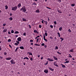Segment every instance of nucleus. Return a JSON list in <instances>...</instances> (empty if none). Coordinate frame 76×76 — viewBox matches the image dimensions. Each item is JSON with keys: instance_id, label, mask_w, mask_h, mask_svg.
<instances>
[{"instance_id": "1", "label": "nucleus", "mask_w": 76, "mask_h": 76, "mask_svg": "<svg viewBox=\"0 0 76 76\" xmlns=\"http://www.w3.org/2000/svg\"><path fill=\"white\" fill-rule=\"evenodd\" d=\"M20 11H22L24 12V13H25L26 11V8L25 6H23V7H22L20 10Z\"/></svg>"}, {"instance_id": "2", "label": "nucleus", "mask_w": 76, "mask_h": 76, "mask_svg": "<svg viewBox=\"0 0 76 76\" xmlns=\"http://www.w3.org/2000/svg\"><path fill=\"white\" fill-rule=\"evenodd\" d=\"M18 9V7L15 6L14 7H12V10H14V11H16Z\"/></svg>"}, {"instance_id": "3", "label": "nucleus", "mask_w": 76, "mask_h": 76, "mask_svg": "<svg viewBox=\"0 0 76 76\" xmlns=\"http://www.w3.org/2000/svg\"><path fill=\"white\" fill-rule=\"evenodd\" d=\"M10 62L11 63V64H15V63H16V62H15L14 61V60H13V59H12L10 61Z\"/></svg>"}, {"instance_id": "4", "label": "nucleus", "mask_w": 76, "mask_h": 76, "mask_svg": "<svg viewBox=\"0 0 76 76\" xmlns=\"http://www.w3.org/2000/svg\"><path fill=\"white\" fill-rule=\"evenodd\" d=\"M47 60H48V61H54V60L53 59L50 58H48L47 59Z\"/></svg>"}, {"instance_id": "5", "label": "nucleus", "mask_w": 76, "mask_h": 76, "mask_svg": "<svg viewBox=\"0 0 76 76\" xmlns=\"http://www.w3.org/2000/svg\"><path fill=\"white\" fill-rule=\"evenodd\" d=\"M17 40L18 41H21L22 39L21 38V37H19L17 38Z\"/></svg>"}, {"instance_id": "6", "label": "nucleus", "mask_w": 76, "mask_h": 76, "mask_svg": "<svg viewBox=\"0 0 76 76\" xmlns=\"http://www.w3.org/2000/svg\"><path fill=\"white\" fill-rule=\"evenodd\" d=\"M6 60H10L11 59H12V57H9L8 58H6Z\"/></svg>"}, {"instance_id": "7", "label": "nucleus", "mask_w": 76, "mask_h": 76, "mask_svg": "<svg viewBox=\"0 0 76 76\" xmlns=\"http://www.w3.org/2000/svg\"><path fill=\"white\" fill-rule=\"evenodd\" d=\"M53 64H54L55 66H56V67H58V65H57V63H56V62H54Z\"/></svg>"}, {"instance_id": "8", "label": "nucleus", "mask_w": 76, "mask_h": 76, "mask_svg": "<svg viewBox=\"0 0 76 76\" xmlns=\"http://www.w3.org/2000/svg\"><path fill=\"white\" fill-rule=\"evenodd\" d=\"M34 33H37V34H39V32H38V31H37V30H34Z\"/></svg>"}, {"instance_id": "9", "label": "nucleus", "mask_w": 76, "mask_h": 76, "mask_svg": "<svg viewBox=\"0 0 76 76\" xmlns=\"http://www.w3.org/2000/svg\"><path fill=\"white\" fill-rule=\"evenodd\" d=\"M21 7V4L20 3H19L18 5V8H20Z\"/></svg>"}, {"instance_id": "10", "label": "nucleus", "mask_w": 76, "mask_h": 76, "mask_svg": "<svg viewBox=\"0 0 76 76\" xmlns=\"http://www.w3.org/2000/svg\"><path fill=\"white\" fill-rule=\"evenodd\" d=\"M61 65H62V67L63 68H66V66L64 65L63 64H61Z\"/></svg>"}, {"instance_id": "11", "label": "nucleus", "mask_w": 76, "mask_h": 76, "mask_svg": "<svg viewBox=\"0 0 76 76\" xmlns=\"http://www.w3.org/2000/svg\"><path fill=\"white\" fill-rule=\"evenodd\" d=\"M53 57L54 60H58V59L56 57H55V56H54Z\"/></svg>"}, {"instance_id": "12", "label": "nucleus", "mask_w": 76, "mask_h": 76, "mask_svg": "<svg viewBox=\"0 0 76 76\" xmlns=\"http://www.w3.org/2000/svg\"><path fill=\"white\" fill-rule=\"evenodd\" d=\"M7 28H4L3 31V32H7Z\"/></svg>"}, {"instance_id": "13", "label": "nucleus", "mask_w": 76, "mask_h": 76, "mask_svg": "<svg viewBox=\"0 0 76 76\" xmlns=\"http://www.w3.org/2000/svg\"><path fill=\"white\" fill-rule=\"evenodd\" d=\"M48 68L49 69H50V70H51V71H54V69H52V68H51V67H49Z\"/></svg>"}, {"instance_id": "14", "label": "nucleus", "mask_w": 76, "mask_h": 76, "mask_svg": "<svg viewBox=\"0 0 76 76\" xmlns=\"http://www.w3.org/2000/svg\"><path fill=\"white\" fill-rule=\"evenodd\" d=\"M19 48L18 47H17L15 50V52H17V51H18V50Z\"/></svg>"}, {"instance_id": "15", "label": "nucleus", "mask_w": 76, "mask_h": 76, "mask_svg": "<svg viewBox=\"0 0 76 76\" xmlns=\"http://www.w3.org/2000/svg\"><path fill=\"white\" fill-rule=\"evenodd\" d=\"M20 48L22 50H24V48L23 46H20Z\"/></svg>"}, {"instance_id": "16", "label": "nucleus", "mask_w": 76, "mask_h": 76, "mask_svg": "<svg viewBox=\"0 0 76 76\" xmlns=\"http://www.w3.org/2000/svg\"><path fill=\"white\" fill-rule=\"evenodd\" d=\"M36 13H39V10H37L36 11Z\"/></svg>"}, {"instance_id": "17", "label": "nucleus", "mask_w": 76, "mask_h": 76, "mask_svg": "<svg viewBox=\"0 0 76 76\" xmlns=\"http://www.w3.org/2000/svg\"><path fill=\"white\" fill-rule=\"evenodd\" d=\"M44 72L45 73H47L48 72V70H45L44 71Z\"/></svg>"}, {"instance_id": "18", "label": "nucleus", "mask_w": 76, "mask_h": 76, "mask_svg": "<svg viewBox=\"0 0 76 76\" xmlns=\"http://www.w3.org/2000/svg\"><path fill=\"white\" fill-rule=\"evenodd\" d=\"M19 31H15L14 33L15 34H19Z\"/></svg>"}, {"instance_id": "19", "label": "nucleus", "mask_w": 76, "mask_h": 76, "mask_svg": "<svg viewBox=\"0 0 76 76\" xmlns=\"http://www.w3.org/2000/svg\"><path fill=\"white\" fill-rule=\"evenodd\" d=\"M29 58L31 61H32L33 60V57L32 56V57H30Z\"/></svg>"}, {"instance_id": "20", "label": "nucleus", "mask_w": 76, "mask_h": 76, "mask_svg": "<svg viewBox=\"0 0 76 76\" xmlns=\"http://www.w3.org/2000/svg\"><path fill=\"white\" fill-rule=\"evenodd\" d=\"M23 22H26V19H25V18H23Z\"/></svg>"}, {"instance_id": "21", "label": "nucleus", "mask_w": 76, "mask_h": 76, "mask_svg": "<svg viewBox=\"0 0 76 76\" xmlns=\"http://www.w3.org/2000/svg\"><path fill=\"white\" fill-rule=\"evenodd\" d=\"M29 56H31H31H32V57H33V55H32V53L31 52H29Z\"/></svg>"}, {"instance_id": "22", "label": "nucleus", "mask_w": 76, "mask_h": 76, "mask_svg": "<svg viewBox=\"0 0 76 76\" xmlns=\"http://www.w3.org/2000/svg\"><path fill=\"white\" fill-rule=\"evenodd\" d=\"M74 51V49H72L69 50V52H73Z\"/></svg>"}, {"instance_id": "23", "label": "nucleus", "mask_w": 76, "mask_h": 76, "mask_svg": "<svg viewBox=\"0 0 76 76\" xmlns=\"http://www.w3.org/2000/svg\"><path fill=\"white\" fill-rule=\"evenodd\" d=\"M59 31H61V30H62V27H60V28H59Z\"/></svg>"}, {"instance_id": "24", "label": "nucleus", "mask_w": 76, "mask_h": 76, "mask_svg": "<svg viewBox=\"0 0 76 76\" xmlns=\"http://www.w3.org/2000/svg\"><path fill=\"white\" fill-rule=\"evenodd\" d=\"M5 7L6 10H7V9H8V6H7V5H6L5 6Z\"/></svg>"}, {"instance_id": "25", "label": "nucleus", "mask_w": 76, "mask_h": 76, "mask_svg": "<svg viewBox=\"0 0 76 76\" xmlns=\"http://www.w3.org/2000/svg\"><path fill=\"white\" fill-rule=\"evenodd\" d=\"M69 63V61L68 60L65 61V62H64V63Z\"/></svg>"}, {"instance_id": "26", "label": "nucleus", "mask_w": 76, "mask_h": 76, "mask_svg": "<svg viewBox=\"0 0 76 76\" xmlns=\"http://www.w3.org/2000/svg\"><path fill=\"white\" fill-rule=\"evenodd\" d=\"M9 19L10 20H13V18H12V17H10L9 18Z\"/></svg>"}, {"instance_id": "27", "label": "nucleus", "mask_w": 76, "mask_h": 76, "mask_svg": "<svg viewBox=\"0 0 76 76\" xmlns=\"http://www.w3.org/2000/svg\"><path fill=\"white\" fill-rule=\"evenodd\" d=\"M58 46H56L55 48V50H58Z\"/></svg>"}, {"instance_id": "28", "label": "nucleus", "mask_w": 76, "mask_h": 76, "mask_svg": "<svg viewBox=\"0 0 76 76\" xmlns=\"http://www.w3.org/2000/svg\"><path fill=\"white\" fill-rule=\"evenodd\" d=\"M71 6H72V7H74V6H75V4H72L71 5Z\"/></svg>"}, {"instance_id": "29", "label": "nucleus", "mask_w": 76, "mask_h": 76, "mask_svg": "<svg viewBox=\"0 0 76 76\" xmlns=\"http://www.w3.org/2000/svg\"><path fill=\"white\" fill-rule=\"evenodd\" d=\"M23 59H27V60H29V58L27 57H26L23 58Z\"/></svg>"}, {"instance_id": "30", "label": "nucleus", "mask_w": 76, "mask_h": 76, "mask_svg": "<svg viewBox=\"0 0 76 76\" xmlns=\"http://www.w3.org/2000/svg\"><path fill=\"white\" fill-rule=\"evenodd\" d=\"M41 20H42V23H43V24H44V22H45V21L42 19H41Z\"/></svg>"}, {"instance_id": "31", "label": "nucleus", "mask_w": 76, "mask_h": 76, "mask_svg": "<svg viewBox=\"0 0 76 76\" xmlns=\"http://www.w3.org/2000/svg\"><path fill=\"white\" fill-rule=\"evenodd\" d=\"M39 38H37V42H38V41H39Z\"/></svg>"}, {"instance_id": "32", "label": "nucleus", "mask_w": 76, "mask_h": 76, "mask_svg": "<svg viewBox=\"0 0 76 76\" xmlns=\"http://www.w3.org/2000/svg\"><path fill=\"white\" fill-rule=\"evenodd\" d=\"M42 27V25H39V28H41Z\"/></svg>"}, {"instance_id": "33", "label": "nucleus", "mask_w": 76, "mask_h": 76, "mask_svg": "<svg viewBox=\"0 0 76 76\" xmlns=\"http://www.w3.org/2000/svg\"><path fill=\"white\" fill-rule=\"evenodd\" d=\"M58 36L59 37H60V33H59L58 32L57 33Z\"/></svg>"}, {"instance_id": "34", "label": "nucleus", "mask_w": 76, "mask_h": 76, "mask_svg": "<svg viewBox=\"0 0 76 76\" xmlns=\"http://www.w3.org/2000/svg\"><path fill=\"white\" fill-rule=\"evenodd\" d=\"M45 23L46 24V25H47V23H48V22L47 21H45Z\"/></svg>"}, {"instance_id": "35", "label": "nucleus", "mask_w": 76, "mask_h": 76, "mask_svg": "<svg viewBox=\"0 0 76 76\" xmlns=\"http://www.w3.org/2000/svg\"><path fill=\"white\" fill-rule=\"evenodd\" d=\"M58 12H59V13H62V12H61L60 10H58Z\"/></svg>"}, {"instance_id": "36", "label": "nucleus", "mask_w": 76, "mask_h": 76, "mask_svg": "<svg viewBox=\"0 0 76 76\" xmlns=\"http://www.w3.org/2000/svg\"><path fill=\"white\" fill-rule=\"evenodd\" d=\"M45 35L46 37H47V35H48V34H47V32L45 33Z\"/></svg>"}, {"instance_id": "37", "label": "nucleus", "mask_w": 76, "mask_h": 76, "mask_svg": "<svg viewBox=\"0 0 76 76\" xmlns=\"http://www.w3.org/2000/svg\"><path fill=\"white\" fill-rule=\"evenodd\" d=\"M60 39H61L62 40H64V38L62 37H61Z\"/></svg>"}, {"instance_id": "38", "label": "nucleus", "mask_w": 76, "mask_h": 76, "mask_svg": "<svg viewBox=\"0 0 76 76\" xmlns=\"http://www.w3.org/2000/svg\"><path fill=\"white\" fill-rule=\"evenodd\" d=\"M69 57H70V58H72V56L70 54H69V56H68Z\"/></svg>"}, {"instance_id": "39", "label": "nucleus", "mask_w": 76, "mask_h": 76, "mask_svg": "<svg viewBox=\"0 0 76 76\" xmlns=\"http://www.w3.org/2000/svg\"><path fill=\"white\" fill-rule=\"evenodd\" d=\"M11 33L12 34H13V33H14V30H12L11 31Z\"/></svg>"}, {"instance_id": "40", "label": "nucleus", "mask_w": 76, "mask_h": 76, "mask_svg": "<svg viewBox=\"0 0 76 76\" xmlns=\"http://www.w3.org/2000/svg\"><path fill=\"white\" fill-rule=\"evenodd\" d=\"M44 40H45V41L46 42H48V40H47V39H44Z\"/></svg>"}, {"instance_id": "41", "label": "nucleus", "mask_w": 76, "mask_h": 76, "mask_svg": "<svg viewBox=\"0 0 76 76\" xmlns=\"http://www.w3.org/2000/svg\"><path fill=\"white\" fill-rule=\"evenodd\" d=\"M50 28H53V26L50 25Z\"/></svg>"}, {"instance_id": "42", "label": "nucleus", "mask_w": 76, "mask_h": 76, "mask_svg": "<svg viewBox=\"0 0 76 76\" xmlns=\"http://www.w3.org/2000/svg\"><path fill=\"white\" fill-rule=\"evenodd\" d=\"M43 39H45V36L44 34H43Z\"/></svg>"}, {"instance_id": "43", "label": "nucleus", "mask_w": 76, "mask_h": 76, "mask_svg": "<svg viewBox=\"0 0 76 76\" xmlns=\"http://www.w3.org/2000/svg\"><path fill=\"white\" fill-rule=\"evenodd\" d=\"M68 31L69 32H72V31H71V30H70V29H69Z\"/></svg>"}, {"instance_id": "44", "label": "nucleus", "mask_w": 76, "mask_h": 76, "mask_svg": "<svg viewBox=\"0 0 76 76\" xmlns=\"http://www.w3.org/2000/svg\"><path fill=\"white\" fill-rule=\"evenodd\" d=\"M35 45L36 46H40V45H39L37 44H35Z\"/></svg>"}, {"instance_id": "45", "label": "nucleus", "mask_w": 76, "mask_h": 76, "mask_svg": "<svg viewBox=\"0 0 76 76\" xmlns=\"http://www.w3.org/2000/svg\"><path fill=\"white\" fill-rule=\"evenodd\" d=\"M33 5H37V4L34 2L32 4Z\"/></svg>"}, {"instance_id": "46", "label": "nucleus", "mask_w": 76, "mask_h": 76, "mask_svg": "<svg viewBox=\"0 0 76 76\" xmlns=\"http://www.w3.org/2000/svg\"><path fill=\"white\" fill-rule=\"evenodd\" d=\"M26 32H25L23 34V35H24V36H26Z\"/></svg>"}, {"instance_id": "47", "label": "nucleus", "mask_w": 76, "mask_h": 76, "mask_svg": "<svg viewBox=\"0 0 76 76\" xmlns=\"http://www.w3.org/2000/svg\"><path fill=\"white\" fill-rule=\"evenodd\" d=\"M8 42H11V39H8Z\"/></svg>"}, {"instance_id": "48", "label": "nucleus", "mask_w": 76, "mask_h": 76, "mask_svg": "<svg viewBox=\"0 0 76 76\" xmlns=\"http://www.w3.org/2000/svg\"><path fill=\"white\" fill-rule=\"evenodd\" d=\"M30 42H33V40L32 39L30 40Z\"/></svg>"}, {"instance_id": "49", "label": "nucleus", "mask_w": 76, "mask_h": 76, "mask_svg": "<svg viewBox=\"0 0 76 76\" xmlns=\"http://www.w3.org/2000/svg\"><path fill=\"white\" fill-rule=\"evenodd\" d=\"M45 44H44V43H43L42 44H41V45H42V46H44Z\"/></svg>"}, {"instance_id": "50", "label": "nucleus", "mask_w": 76, "mask_h": 76, "mask_svg": "<svg viewBox=\"0 0 76 76\" xmlns=\"http://www.w3.org/2000/svg\"><path fill=\"white\" fill-rule=\"evenodd\" d=\"M57 53H58V54H60L61 55V53H60V52H57Z\"/></svg>"}, {"instance_id": "51", "label": "nucleus", "mask_w": 76, "mask_h": 76, "mask_svg": "<svg viewBox=\"0 0 76 76\" xmlns=\"http://www.w3.org/2000/svg\"><path fill=\"white\" fill-rule=\"evenodd\" d=\"M46 8H47L48 9H50V10H51V9L50 8L48 7H47Z\"/></svg>"}, {"instance_id": "52", "label": "nucleus", "mask_w": 76, "mask_h": 76, "mask_svg": "<svg viewBox=\"0 0 76 76\" xmlns=\"http://www.w3.org/2000/svg\"><path fill=\"white\" fill-rule=\"evenodd\" d=\"M54 24H55V25H56V24H57V22H56V21H55L54 22Z\"/></svg>"}, {"instance_id": "53", "label": "nucleus", "mask_w": 76, "mask_h": 76, "mask_svg": "<svg viewBox=\"0 0 76 76\" xmlns=\"http://www.w3.org/2000/svg\"><path fill=\"white\" fill-rule=\"evenodd\" d=\"M48 61L46 62V63L45 64V65H47L48 64Z\"/></svg>"}, {"instance_id": "54", "label": "nucleus", "mask_w": 76, "mask_h": 76, "mask_svg": "<svg viewBox=\"0 0 76 76\" xmlns=\"http://www.w3.org/2000/svg\"><path fill=\"white\" fill-rule=\"evenodd\" d=\"M15 45H18V44L17 43H15Z\"/></svg>"}, {"instance_id": "55", "label": "nucleus", "mask_w": 76, "mask_h": 76, "mask_svg": "<svg viewBox=\"0 0 76 76\" xmlns=\"http://www.w3.org/2000/svg\"><path fill=\"white\" fill-rule=\"evenodd\" d=\"M58 1V2H61V0H57Z\"/></svg>"}, {"instance_id": "56", "label": "nucleus", "mask_w": 76, "mask_h": 76, "mask_svg": "<svg viewBox=\"0 0 76 76\" xmlns=\"http://www.w3.org/2000/svg\"><path fill=\"white\" fill-rule=\"evenodd\" d=\"M50 38H51V39H53V38L52 37V36H50Z\"/></svg>"}, {"instance_id": "57", "label": "nucleus", "mask_w": 76, "mask_h": 76, "mask_svg": "<svg viewBox=\"0 0 76 76\" xmlns=\"http://www.w3.org/2000/svg\"><path fill=\"white\" fill-rule=\"evenodd\" d=\"M17 43L19 44V42L18 41H16Z\"/></svg>"}, {"instance_id": "58", "label": "nucleus", "mask_w": 76, "mask_h": 76, "mask_svg": "<svg viewBox=\"0 0 76 76\" xmlns=\"http://www.w3.org/2000/svg\"><path fill=\"white\" fill-rule=\"evenodd\" d=\"M6 24L5 23H4L3 24V26H6Z\"/></svg>"}, {"instance_id": "59", "label": "nucleus", "mask_w": 76, "mask_h": 76, "mask_svg": "<svg viewBox=\"0 0 76 76\" xmlns=\"http://www.w3.org/2000/svg\"><path fill=\"white\" fill-rule=\"evenodd\" d=\"M4 55H5V56H6V55H7V53L6 52H5L4 53Z\"/></svg>"}, {"instance_id": "60", "label": "nucleus", "mask_w": 76, "mask_h": 76, "mask_svg": "<svg viewBox=\"0 0 76 76\" xmlns=\"http://www.w3.org/2000/svg\"><path fill=\"white\" fill-rule=\"evenodd\" d=\"M0 58H1V59H2V58H3V57L2 56H0Z\"/></svg>"}, {"instance_id": "61", "label": "nucleus", "mask_w": 76, "mask_h": 76, "mask_svg": "<svg viewBox=\"0 0 76 76\" xmlns=\"http://www.w3.org/2000/svg\"><path fill=\"white\" fill-rule=\"evenodd\" d=\"M1 50V46L0 45V51Z\"/></svg>"}, {"instance_id": "62", "label": "nucleus", "mask_w": 76, "mask_h": 76, "mask_svg": "<svg viewBox=\"0 0 76 76\" xmlns=\"http://www.w3.org/2000/svg\"><path fill=\"white\" fill-rule=\"evenodd\" d=\"M8 33L9 34H11V33H10V31H8Z\"/></svg>"}, {"instance_id": "63", "label": "nucleus", "mask_w": 76, "mask_h": 76, "mask_svg": "<svg viewBox=\"0 0 76 76\" xmlns=\"http://www.w3.org/2000/svg\"><path fill=\"white\" fill-rule=\"evenodd\" d=\"M67 60H68V58H66L65 59V61H67Z\"/></svg>"}, {"instance_id": "64", "label": "nucleus", "mask_w": 76, "mask_h": 76, "mask_svg": "<svg viewBox=\"0 0 76 76\" xmlns=\"http://www.w3.org/2000/svg\"><path fill=\"white\" fill-rule=\"evenodd\" d=\"M15 37H18V35H15Z\"/></svg>"}]
</instances>
